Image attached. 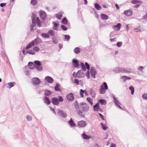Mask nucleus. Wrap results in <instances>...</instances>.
<instances>
[{
	"mask_svg": "<svg viewBox=\"0 0 147 147\" xmlns=\"http://www.w3.org/2000/svg\"><path fill=\"white\" fill-rule=\"evenodd\" d=\"M74 51L75 53L78 54L80 52V49L79 47H76L74 49Z\"/></svg>",
	"mask_w": 147,
	"mask_h": 147,
	"instance_id": "2f4dec72",
	"label": "nucleus"
},
{
	"mask_svg": "<svg viewBox=\"0 0 147 147\" xmlns=\"http://www.w3.org/2000/svg\"><path fill=\"white\" fill-rule=\"evenodd\" d=\"M48 33L50 34V35L52 36H54V32L52 30H49L48 32Z\"/></svg>",
	"mask_w": 147,
	"mask_h": 147,
	"instance_id": "79ce46f5",
	"label": "nucleus"
},
{
	"mask_svg": "<svg viewBox=\"0 0 147 147\" xmlns=\"http://www.w3.org/2000/svg\"><path fill=\"white\" fill-rule=\"evenodd\" d=\"M131 3L133 4H136L134 7L135 8H137L142 3V2L140 1L135 0L132 1Z\"/></svg>",
	"mask_w": 147,
	"mask_h": 147,
	"instance_id": "0eeeda50",
	"label": "nucleus"
},
{
	"mask_svg": "<svg viewBox=\"0 0 147 147\" xmlns=\"http://www.w3.org/2000/svg\"><path fill=\"white\" fill-rule=\"evenodd\" d=\"M134 31L137 32H141V30L140 29H138V28H135L134 29Z\"/></svg>",
	"mask_w": 147,
	"mask_h": 147,
	"instance_id": "bf43d9fd",
	"label": "nucleus"
},
{
	"mask_svg": "<svg viewBox=\"0 0 147 147\" xmlns=\"http://www.w3.org/2000/svg\"><path fill=\"white\" fill-rule=\"evenodd\" d=\"M85 65L86 67V68L87 69L89 70L90 69V66L89 64L87 63L86 62L85 63Z\"/></svg>",
	"mask_w": 147,
	"mask_h": 147,
	"instance_id": "3c124183",
	"label": "nucleus"
},
{
	"mask_svg": "<svg viewBox=\"0 0 147 147\" xmlns=\"http://www.w3.org/2000/svg\"><path fill=\"white\" fill-rule=\"evenodd\" d=\"M27 53L30 54H32V55H34L35 54L34 52L33 51H32L31 50H28L27 51Z\"/></svg>",
	"mask_w": 147,
	"mask_h": 147,
	"instance_id": "de8ad7c7",
	"label": "nucleus"
},
{
	"mask_svg": "<svg viewBox=\"0 0 147 147\" xmlns=\"http://www.w3.org/2000/svg\"><path fill=\"white\" fill-rule=\"evenodd\" d=\"M37 45V39H36L34 41H32L29 43L27 46L26 48V49H29L32 47L36 46Z\"/></svg>",
	"mask_w": 147,
	"mask_h": 147,
	"instance_id": "423d86ee",
	"label": "nucleus"
},
{
	"mask_svg": "<svg viewBox=\"0 0 147 147\" xmlns=\"http://www.w3.org/2000/svg\"><path fill=\"white\" fill-rule=\"evenodd\" d=\"M31 3L33 5H35L36 3V0H32L31 1Z\"/></svg>",
	"mask_w": 147,
	"mask_h": 147,
	"instance_id": "5fc2aeb1",
	"label": "nucleus"
},
{
	"mask_svg": "<svg viewBox=\"0 0 147 147\" xmlns=\"http://www.w3.org/2000/svg\"><path fill=\"white\" fill-rule=\"evenodd\" d=\"M35 15L34 14H33L32 15V24L31 25V27H34V26L35 25V21L36 22H37V20H36V21L35 20Z\"/></svg>",
	"mask_w": 147,
	"mask_h": 147,
	"instance_id": "5701e85b",
	"label": "nucleus"
},
{
	"mask_svg": "<svg viewBox=\"0 0 147 147\" xmlns=\"http://www.w3.org/2000/svg\"><path fill=\"white\" fill-rule=\"evenodd\" d=\"M66 98L69 101H73L74 99V94L72 93H70L66 96Z\"/></svg>",
	"mask_w": 147,
	"mask_h": 147,
	"instance_id": "9b49d317",
	"label": "nucleus"
},
{
	"mask_svg": "<svg viewBox=\"0 0 147 147\" xmlns=\"http://www.w3.org/2000/svg\"><path fill=\"white\" fill-rule=\"evenodd\" d=\"M101 124L102 125V128L104 130H106L107 129V127H106L105 125L103 124L102 123H101Z\"/></svg>",
	"mask_w": 147,
	"mask_h": 147,
	"instance_id": "13d9d810",
	"label": "nucleus"
},
{
	"mask_svg": "<svg viewBox=\"0 0 147 147\" xmlns=\"http://www.w3.org/2000/svg\"><path fill=\"white\" fill-rule=\"evenodd\" d=\"M58 101L59 102H62L63 101V99L62 97L61 96H59L58 97Z\"/></svg>",
	"mask_w": 147,
	"mask_h": 147,
	"instance_id": "49530a36",
	"label": "nucleus"
},
{
	"mask_svg": "<svg viewBox=\"0 0 147 147\" xmlns=\"http://www.w3.org/2000/svg\"><path fill=\"white\" fill-rule=\"evenodd\" d=\"M42 69L43 67L40 62L37 60V71H40Z\"/></svg>",
	"mask_w": 147,
	"mask_h": 147,
	"instance_id": "dca6fc26",
	"label": "nucleus"
},
{
	"mask_svg": "<svg viewBox=\"0 0 147 147\" xmlns=\"http://www.w3.org/2000/svg\"><path fill=\"white\" fill-rule=\"evenodd\" d=\"M80 65L82 67V69L83 71H86V69L84 64L83 63H80Z\"/></svg>",
	"mask_w": 147,
	"mask_h": 147,
	"instance_id": "e433bc0d",
	"label": "nucleus"
},
{
	"mask_svg": "<svg viewBox=\"0 0 147 147\" xmlns=\"http://www.w3.org/2000/svg\"><path fill=\"white\" fill-rule=\"evenodd\" d=\"M40 18L43 20L46 18V14L44 11H40Z\"/></svg>",
	"mask_w": 147,
	"mask_h": 147,
	"instance_id": "ddd939ff",
	"label": "nucleus"
},
{
	"mask_svg": "<svg viewBox=\"0 0 147 147\" xmlns=\"http://www.w3.org/2000/svg\"><path fill=\"white\" fill-rule=\"evenodd\" d=\"M98 102L102 105H105L107 104L106 100L103 99L99 100H98Z\"/></svg>",
	"mask_w": 147,
	"mask_h": 147,
	"instance_id": "473e14b6",
	"label": "nucleus"
},
{
	"mask_svg": "<svg viewBox=\"0 0 147 147\" xmlns=\"http://www.w3.org/2000/svg\"><path fill=\"white\" fill-rule=\"evenodd\" d=\"M133 13L132 10H126L124 12V14L127 16H130L132 15Z\"/></svg>",
	"mask_w": 147,
	"mask_h": 147,
	"instance_id": "2eb2a0df",
	"label": "nucleus"
},
{
	"mask_svg": "<svg viewBox=\"0 0 147 147\" xmlns=\"http://www.w3.org/2000/svg\"><path fill=\"white\" fill-rule=\"evenodd\" d=\"M94 7L96 9H100L101 8L100 6L97 3H95L94 4Z\"/></svg>",
	"mask_w": 147,
	"mask_h": 147,
	"instance_id": "c9c22d12",
	"label": "nucleus"
},
{
	"mask_svg": "<svg viewBox=\"0 0 147 147\" xmlns=\"http://www.w3.org/2000/svg\"><path fill=\"white\" fill-rule=\"evenodd\" d=\"M13 82H9L8 83V84L10 86V88L12 87V86H13Z\"/></svg>",
	"mask_w": 147,
	"mask_h": 147,
	"instance_id": "0e129e2a",
	"label": "nucleus"
},
{
	"mask_svg": "<svg viewBox=\"0 0 147 147\" xmlns=\"http://www.w3.org/2000/svg\"><path fill=\"white\" fill-rule=\"evenodd\" d=\"M122 42H118L117 43L116 45L118 47H120L122 46Z\"/></svg>",
	"mask_w": 147,
	"mask_h": 147,
	"instance_id": "8fccbe9b",
	"label": "nucleus"
},
{
	"mask_svg": "<svg viewBox=\"0 0 147 147\" xmlns=\"http://www.w3.org/2000/svg\"><path fill=\"white\" fill-rule=\"evenodd\" d=\"M60 85L58 83L56 84L55 86L54 87V89L56 91H57L59 92L61 91V89L59 88Z\"/></svg>",
	"mask_w": 147,
	"mask_h": 147,
	"instance_id": "aec40b11",
	"label": "nucleus"
},
{
	"mask_svg": "<svg viewBox=\"0 0 147 147\" xmlns=\"http://www.w3.org/2000/svg\"><path fill=\"white\" fill-rule=\"evenodd\" d=\"M80 107L83 110V113L84 112H86L88 111L89 107L84 102H81L80 104Z\"/></svg>",
	"mask_w": 147,
	"mask_h": 147,
	"instance_id": "f03ea898",
	"label": "nucleus"
},
{
	"mask_svg": "<svg viewBox=\"0 0 147 147\" xmlns=\"http://www.w3.org/2000/svg\"><path fill=\"white\" fill-rule=\"evenodd\" d=\"M61 28L64 31H66L67 30V28L64 25H61Z\"/></svg>",
	"mask_w": 147,
	"mask_h": 147,
	"instance_id": "864d4df0",
	"label": "nucleus"
},
{
	"mask_svg": "<svg viewBox=\"0 0 147 147\" xmlns=\"http://www.w3.org/2000/svg\"><path fill=\"white\" fill-rule=\"evenodd\" d=\"M113 71L115 73H119V67L114 68L113 69Z\"/></svg>",
	"mask_w": 147,
	"mask_h": 147,
	"instance_id": "ea45409f",
	"label": "nucleus"
},
{
	"mask_svg": "<svg viewBox=\"0 0 147 147\" xmlns=\"http://www.w3.org/2000/svg\"><path fill=\"white\" fill-rule=\"evenodd\" d=\"M144 69V67L142 66H139L138 68V69H139L140 70V71H141L143 72L142 70Z\"/></svg>",
	"mask_w": 147,
	"mask_h": 147,
	"instance_id": "680f3d73",
	"label": "nucleus"
},
{
	"mask_svg": "<svg viewBox=\"0 0 147 147\" xmlns=\"http://www.w3.org/2000/svg\"><path fill=\"white\" fill-rule=\"evenodd\" d=\"M32 83L33 85H36L37 84V78H34L32 79Z\"/></svg>",
	"mask_w": 147,
	"mask_h": 147,
	"instance_id": "72a5a7b5",
	"label": "nucleus"
},
{
	"mask_svg": "<svg viewBox=\"0 0 147 147\" xmlns=\"http://www.w3.org/2000/svg\"><path fill=\"white\" fill-rule=\"evenodd\" d=\"M77 125L79 127H84L86 125V121L81 120L78 122Z\"/></svg>",
	"mask_w": 147,
	"mask_h": 147,
	"instance_id": "1a4fd4ad",
	"label": "nucleus"
},
{
	"mask_svg": "<svg viewBox=\"0 0 147 147\" xmlns=\"http://www.w3.org/2000/svg\"><path fill=\"white\" fill-rule=\"evenodd\" d=\"M129 89L131 91V94L133 95L134 91V88L132 86H131L129 87Z\"/></svg>",
	"mask_w": 147,
	"mask_h": 147,
	"instance_id": "a19ab883",
	"label": "nucleus"
},
{
	"mask_svg": "<svg viewBox=\"0 0 147 147\" xmlns=\"http://www.w3.org/2000/svg\"><path fill=\"white\" fill-rule=\"evenodd\" d=\"M86 75L88 79H89L90 78V74L88 71L86 73Z\"/></svg>",
	"mask_w": 147,
	"mask_h": 147,
	"instance_id": "e2e57ef3",
	"label": "nucleus"
},
{
	"mask_svg": "<svg viewBox=\"0 0 147 147\" xmlns=\"http://www.w3.org/2000/svg\"><path fill=\"white\" fill-rule=\"evenodd\" d=\"M85 90H83L81 89L80 90V96L82 97H84L83 94Z\"/></svg>",
	"mask_w": 147,
	"mask_h": 147,
	"instance_id": "c03bdc74",
	"label": "nucleus"
},
{
	"mask_svg": "<svg viewBox=\"0 0 147 147\" xmlns=\"http://www.w3.org/2000/svg\"><path fill=\"white\" fill-rule=\"evenodd\" d=\"M74 82V83L77 84L78 85H79V82L78 79H75Z\"/></svg>",
	"mask_w": 147,
	"mask_h": 147,
	"instance_id": "052dcab7",
	"label": "nucleus"
},
{
	"mask_svg": "<svg viewBox=\"0 0 147 147\" xmlns=\"http://www.w3.org/2000/svg\"><path fill=\"white\" fill-rule=\"evenodd\" d=\"M44 102L47 105H49L51 103V101L49 98L47 96L43 98Z\"/></svg>",
	"mask_w": 147,
	"mask_h": 147,
	"instance_id": "a211bd4d",
	"label": "nucleus"
},
{
	"mask_svg": "<svg viewBox=\"0 0 147 147\" xmlns=\"http://www.w3.org/2000/svg\"><path fill=\"white\" fill-rule=\"evenodd\" d=\"M99 115L100 117L101 118V119L103 120H105L104 117V116L101 113H99Z\"/></svg>",
	"mask_w": 147,
	"mask_h": 147,
	"instance_id": "69168bd1",
	"label": "nucleus"
},
{
	"mask_svg": "<svg viewBox=\"0 0 147 147\" xmlns=\"http://www.w3.org/2000/svg\"><path fill=\"white\" fill-rule=\"evenodd\" d=\"M44 95L47 96H49L51 94V91L47 90H45L44 91Z\"/></svg>",
	"mask_w": 147,
	"mask_h": 147,
	"instance_id": "bb28decb",
	"label": "nucleus"
},
{
	"mask_svg": "<svg viewBox=\"0 0 147 147\" xmlns=\"http://www.w3.org/2000/svg\"><path fill=\"white\" fill-rule=\"evenodd\" d=\"M51 102L54 105H58L59 104L58 99L56 97H53L51 98Z\"/></svg>",
	"mask_w": 147,
	"mask_h": 147,
	"instance_id": "6e6552de",
	"label": "nucleus"
},
{
	"mask_svg": "<svg viewBox=\"0 0 147 147\" xmlns=\"http://www.w3.org/2000/svg\"><path fill=\"white\" fill-rule=\"evenodd\" d=\"M94 110V111H98V109L100 108L98 103H97L93 106Z\"/></svg>",
	"mask_w": 147,
	"mask_h": 147,
	"instance_id": "c756f323",
	"label": "nucleus"
},
{
	"mask_svg": "<svg viewBox=\"0 0 147 147\" xmlns=\"http://www.w3.org/2000/svg\"><path fill=\"white\" fill-rule=\"evenodd\" d=\"M90 92L91 96L93 98H94L96 96V94L94 90L91 88L90 89Z\"/></svg>",
	"mask_w": 147,
	"mask_h": 147,
	"instance_id": "4be33fe9",
	"label": "nucleus"
},
{
	"mask_svg": "<svg viewBox=\"0 0 147 147\" xmlns=\"http://www.w3.org/2000/svg\"><path fill=\"white\" fill-rule=\"evenodd\" d=\"M91 76L93 78H95V75L97 74L95 69L93 67H91L90 69Z\"/></svg>",
	"mask_w": 147,
	"mask_h": 147,
	"instance_id": "9d476101",
	"label": "nucleus"
},
{
	"mask_svg": "<svg viewBox=\"0 0 147 147\" xmlns=\"http://www.w3.org/2000/svg\"><path fill=\"white\" fill-rule=\"evenodd\" d=\"M121 25L120 23H118L116 26H113V28L115 30H119L121 28Z\"/></svg>",
	"mask_w": 147,
	"mask_h": 147,
	"instance_id": "393cba45",
	"label": "nucleus"
},
{
	"mask_svg": "<svg viewBox=\"0 0 147 147\" xmlns=\"http://www.w3.org/2000/svg\"><path fill=\"white\" fill-rule=\"evenodd\" d=\"M119 73H123L124 67H119Z\"/></svg>",
	"mask_w": 147,
	"mask_h": 147,
	"instance_id": "4d7b16f0",
	"label": "nucleus"
},
{
	"mask_svg": "<svg viewBox=\"0 0 147 147\" xmlns=\"http://www.w3.org/2000/svg\"><path fill=\"white\" fill-rule=\"evenodd\" d=\"M84 74L81 70L78 71L76 74V76L78 78H80L83 77Z\"/></svg>",
	"mask_w": 147,
	"mask_h": 147,
	"instance_id": "f3484780",
	"label": "nucleus"
},
{
	"mask_svg": "<svg viewBox=\"0 0 147 147\" xmlns=\"http://www.w3.org/2000/svg\"><path fill=\"white\" fill-rule=\"evenodd\" d=\"M52 39L53 40V42L54 44H57V43L58 41L57 39L55 38H54V37H53L52 38Z\"/></svg>",
	"mask_w": 147,
	"mask_h": 147,
	"instance_id": "09e8293b",
	"label": "nucleus"
},
{
	"mask_svg": "<svg viewBox=\"0 0 147 147\" xmlns=\"http://www.w3.org/2000/svg\"><path fill=\"white\" fill-rule=\"evenodd\" d=\"M28 65L29 68L30 69H33L37 67V61H35L34 62H29Z\"/></svg>",
	"mask_w": 147,
	"mask_h": 147,
	"instance_id": "20e7f679",
	"label": "nucleus"
},
{
	"mask_svg": "<svg viewBox=\"0 0 147 147\" xmlns=\"http://www.w3.org/2000/svg\"><path fill=\"white\" fill-rule=\"evenodd\" d=\"M26 118L28 121H30L32 119L31 117L29 115H27L26 117Z\"/></svg>",
	"mask_w": 147,
	"mask_h": 147,
	"instance_id": "338daca9",
	"label": "nucleus"
},
{
	"mask_svg": "<svg viewBox=\"0 0 147 147\" xmlns=\"http://www.w3.org/2000/svg\"><path fill=\"white\" fill-rule=\"evenodd\" d=\"M132 70L130 68H124L123 73H129L132 72Z\"/></svg>",
	"mask_w": 147,
	"mask_h": 147,
	"instance_id": "b1692460",
	"label": "nucleus"
},
{
	"mask_svg": "<svg viewBox=\"0 0 147 147\" xmlns=\"http://www.w3.org/2000/svg\"><path fill=\"white\" fill-rule=\"evenodd\" d=\"M82 135L83 138L84 139L88 140L90 139L91 138L90 136L87 135L86 134L84 133L82 134Z\"/></svg>",
	"mask_w": 147,
	"mask_h": 147,
	"instance_id": "c85d7f7f",
	"label": "nucleus"
},
{
	"mask_svg": "<svg viewBox=\"0 0 147 147\" xmlns=\"http://www.w3.org/2000/svg\"><path fill=\"white\" fill-rule=\"evenodd\" d=\"M57 113L59 115L63 118H66L67 116L66 113L63 110H60Z\"/></svg>",
	"mask_w": 147,
	"mask_h": 147,
	"instance_id": "f8f14e48",
	"label": "nucleus"
},
{
	"mask_svg": "<svg viewBox=\"0 0 147 147\" xmlns=\"http://www.w3.org/2000/svg\"><path fill=\"white\" fill-rule=\"evenodd\" d=\"M62 15L58 13H57L55 14V16L57 19H61Z\"/></svg>",
	"mask_w": 147,
	"mask_h": 147,
	"instance_id": "37998d69",
	"label": "nucleus"
},
{
	"mask_svg": "<svg viewBox=\"0 0 147 147\" xmlns=\"http://www.w3.org/2000/svg\"><path fill=\"white\" fill-rule=\"evenodd\" d=\"M108 87L106 82H104L102 84L101 86L99 89V93L101 94H104L105 92V90L108 89Z\"/></svg>",
	"mask_w": 147,
	"mask_h": 147,
	"instance_id": "f257e3e1",
	"label": "nucleus"
},
{
	"mask_svg": "<svg viewBox=\"0 0 147 147\" xmlns=\"http://www.w3.org/2000/svg\"><path fill=\"white\" fill-rule=\"evenodd\" d=\"M122 78L123 79V80L124 81H125L127 80H130L131 79V78L129 77H128L126 76H122Z\"/></svg>",
	"mask_w": 147,
	"mask_h": 147,
	"instance_id": "4c0bfd02",
	"label": "nucleus"
},
{
	"mask_svg": "<svg viewBox=\"0 0 147 147\" xmlns=\"http://www.w3.org/2000/svg\"><path fill=\"white\" fill-rule=\"evenodd\" d=\"M45 80L47 82L50 83H53L54 81L52 77L48 76H47L45 77Z\"/></svg>",
	"mask_w": 147,
	"mask_h": 147,
	"instance_id": "4468645a",
	"label": "nucleus"
},
{
	"mask_svg": "<svg viewBox=\"0 0 147 147\" xmlns=\"http://www.w3.org/2000/svg\"><path fill=\"white\" fill-rule=\"evenodd\" d=\"M142 97L143 99L147 100V94L146 93H144L142 95Z\"/></svg>",
	"mask_w": 147,
	"mask_h": 147,
	"instance_id": "a18cd8bd",
	"label": "nucleus"
},
{
	"mask_svg": "<svg viewBox=\"0 0 147 147\" xmlns=\"http://www.w3.org/2000/svg\"><path fill=\"white\" fill-rule=\"evenodd\" d=\"M65 39L67 40H69L70 39V36L68 35H64Z\"/></svg>",
	"mask_w": 147,
	"mask_h": 147,
	"instance_id": "6e6d98bb",
	"label": "nucleus"
},
{
	"mask_svg": "<svg viewBox=\"0 0 147 147\" xmlns=\"http://www.w3.org/2000/svg\"><path fill=\"white\" fill-rule=\"evenodd\" d=\"M101 17L102 19L103 20H106L108 19V16L104 14H102L101 15Z\"/></svg>",
	"mask_w": 147,
	"mask_h": 147,
	"instance_id": "7c9ffc66",
	"label": "nucleus"
},
{
	"mask_svg": "<svg viewBox=\"0 0 147 147\" xmlns=\"http://www.w3.org/2000/svg\"><path fill=\"white\" fill-rule=\"evenodd\" d=\"M6 5V3H1L0 4L1 7H3Z\"/></svg>",
	"mask_w": 147,
	"mask_h": 147,
	"instance_id": "774afa93",
	"label": "nucleus"
},
{
	"mask_svg": "<svg viewBox=\"0 0 147 147\" xmlns=\"http://www.w3.org/2000/svg\"><path fill=\"white\" fill-rule=\"evenodd\" d=\"M75 108L77 110V112L78 114L80 115H81L82 117H85L84 115H82L83 113V112L80 110L79 107V105L78 103L77 102V101H75V103L74 104Z\"/></svg>",
	"mask_w": 147,
	"mask_h": 147,
	"instance_id": "7ed1b4c3",
	"label": "nucleus"
},
{
	"mask_svg": "<svg viewBox=\"0 0 147 147\" xmlns=\"http://www.w3.org/2000/svg\"><path fill=\"white\" fill-rule=\"evenodd\" d=\"M53 23L54 25L53 26V28L55 30L57 31L58 30V27L59 25V24L55 22L54 21H53Z\"/></svg>",
	"mask_w": 147,
	"mask_h": 147,
	"instance_id": "6ab92c4d",
	"label": "nucleus"
},
{
	"mask_svg": "<svg viewBox=\"0 0 147 147\" xmlns=\"http://www.w3.org/2000/svg\"><path fill=\"white\" fill-rule=\"evenodd\" d=\"M37 26L39 27L41 26V22L38 17H37Z\"/></svg>",
	"mask_w": 147,
	"mask_h": 147,
	"instance_id": "603ef678",
	"label": "nucleus"
},
{
	"mask_svg": "<svg viewBox=\"0 0 147 147\" xmlns=\"http://www.w3.org/2000/svg\"><path fill=\"white\" fill-rule=\"evenodd\" d=\"M113 99L114 103L116 107L120 109H122V107L120 106V105H121L120 103L117 100L116 98L113 95Z\"/></svg>",
	"mask_w": 147,
	"mask_h": 147,
	"instance_id": "39448f33",
	"label": "nucleus"
},
{
	"mask_svg": "<svg viewBox=\"0 0 147 147\" xmlns=\"http://www.w3.org/2000/svg\"><path fill=\"white\" fill-rule=\"evenodd\" d=\"M86 100L91 105H93L92 100L90 98H86Z\"/></svg>",
	"mask_w": 147,
	"mask_h": 147,
	"instance_id": "58836bf2",
	"label": "nucleus"
},
{
	"mask_svg": "<svg viewBox=\"0 0 147 147\" xmlns=\"http://www.w3.org/2000/svg\"><path fill=\"white\" fill-rule=\"evenodd\" d=\"M61 22L63 24H67L69 26L70 25V23H68V21L65 18H63Z\"/></svg>",
	"mask_w": 147,
	"mask_h": 147,
	"instance_id": "cd10ccee",
	"label": "nucleus"
},
{
	"mask_svg": "<svg viewBox=\"0 0 147 147\" xmlns=\"http://www.w3.org/2000/svg\"><path fill=\"white\" fill-rule=\"evenodd\" d=\"M73 63L75 64V65L74 66L75 68L78 67L79 66V64L78 63V61L76 60V59H73L72 60Z\"/></svg>",
	"mask_w": 147,
	"mask_h": 147,
	"instance_id": "412c9836",
	"label": "nucleus"
},
{
	"mask_svg": "<svg viewBox=\"0 0 147 147\" xmlns=\"http://www.w3.org/2000/svg\"><path fill=\"white\" fill-rule=\"evenodd\" d=\"M41 36L45 38H49V35L46 33H42L41 34Z\"/></svg>",
	"mask_w": 147,
	"mask_h": 147,
	"instance_id": "f704fd0d",
	"label": "nucleus"
},
{
	"mask_svg": "<svg viewBox=\"0 0 147 147\" xmlns=\"http://www.w3.org/2000/svg\"><path fill=\"white\" fill-rule=\"evenodd\" d=\"M68 123L70 124V125L71 127H74L76 125L74 123L71 118L69 121H68Z\"/></svg>",
	"mask_w": 147,
	"mask_h": 147,
	"instance_id": "a878e982",
	"label": "nucleus"
}]
</instances>
